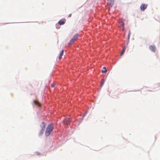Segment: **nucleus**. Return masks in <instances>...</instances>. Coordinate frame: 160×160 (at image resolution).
I'll use <instances>...</instances> for the list:
<instances>
[{
  "label": "nucleus",
  "mask_w": 160,
  "mask_h": 160,
  "mask_svg": "<svg viewBox=\"0 0 160 160\" xmlns=\"http://www.w3.org/2000/svg\"><path fill=\"white\" fill-rule=\"evenodd\" d=\"M53 128L52 123L49 125L46 128L45 131V134L46 137L48 136L51 134Z\"/></svg>",
  "instance_id": "obj_1"
},
{
  "label": "nucleus",
  "mask_w": 160,
  "mask_h": 160,
  "mask_svg": "<svg viewBox=\"0 0 160 160\" xmlns=\"http://www.w3.org/2000/svg\"><path fill=\"white\" fill-rule=\"evenodd\" d=\"M45 126L46 125L44 122H43L41 123L40 126L41 130L39 133V135L40 136L43 134L45 128Z\"/></svg>",
  "instance_id": "obj_2"
},
{
  "label": "nucleus",
  "mask_w": 160,
  "mask_h": 160,
  "mask_svg": "<svg viewBox=\"0 0 160 160\" xmlns=\"http://www.w3.org/2000/svg\"><path fill=\"white\" fill-rule=\"evenodd\" d=\"M78 36V34H75L70 40L69 42L68 43V44L70 45L73 43L77 39Z\"/></svg>",
  "instance_id": "obj_3"
},
{
  "label": "nucleus",
  "mask_w": 160,
  "mask_h": 160,
  "mask_svg": "<svg viewBox=\"0 0 160 160\" xmlns=\"http://www.w3.org/2000/svg\"><path fill=\"white\" fill-rule=\"evenodd\" d=\"M71 120L69 117L66 118L64 120L63 122L66 125H68L70 124Z\"/></svg>",
  "instance_id": "obj_4"
},
{
  "label": "nucleus",
  "mask_w": 160,
  "mask_h": 160,
  "mask_svg": "<svg viewBox=\"0 0 160 160\" xmlns=\"http://www.w3.org/2000/svg\"><path fill=\"white\" fill-rule=\"evenodd\" d=\"M147 6L148 5L147 4L145 3L142 4L140 7L141 10L142 11H144L147 8Z\"/></svg>",
  "instance_id": "obj_5"
},
{
  "label": "nucleus",
  "mask_w": 160,
  "mask_h": 160,
  "mask_svg": "<svg viewBox=\"0 0 160 160\" xmlns=\"http://www.w3.org/2000/svg\"><path fill=\"white\" fill-rule=\"evenodd\" d=\"M149 49L150 50L154 52H155L156 49L155 47L153 45H151L149 46Z\"/></svg>",
  "instance_id": "obj_6"
},
{
  "label": "nucleus",
  "mask_w": 160,
  "mask_h": 160,
  "mask_svg": "<svg viewBox=\"0 0 160 160\" xmlns=\"http://www.w3.org/2000/svg\"><path fill=\"white\" fill-rule=\"evenodd\" d=\"M120 28H122V30L123 31L124 30V23L123 22L121 21L120 22Z\"/></svg>",
  "instance_id": "obj_7"
},
{
  "label": "nucleus",
  "mask_w": 160,
  "mask_h": 160,
  "mask_svg": "<svg viewBox=\"0 0 160 160\" xmlns=\"http://www.w3.org/2000/svg\"><path fill=\"white\" fill-rule=\"evenodd\" d=\"M33 103L35 104L38 107H40L41 106V104L37 100H34L33 101Z\"/></svg>",
  "instance_id": "obj_8"
},
{
  "label": "nucleus",
  "mask_w": 160,
  "mask_h": 160,
  "mask_svg": "<svg viewBox=\"0 0 160 160\" xmlns=\"http://www.w3.org/2000/svg\"><path fill=\"white\" fill-rule=\"evenodd\" d=\"M65 23V21L62 20H60L58 22V24L60 25H63Z\"/></svg>",
  "instance_id": "obj_9"
},
{
  "label": "nucleus",
  "mask_w": 160,
  "mask_h": 160,
  "mask_svg": "<svg viewBox=\"0 0 160 160\" xmlns=\"http://www.w3.org/2000/svg\"><path fill=\"white\" fill-rule=\"evenodd\" d=\"M63 52H64V50H62V51H61V52L60 53V56H59V59H60L61 58H62V56L63 55Z\"/></svg>",
  "instance_id": "obj_10"
},
{
  "label": "nucleus",
  "mask_w": 160,
  "mask_h": 160,
  "mask_svg": "<svg viewBox=\"0 0 160 160\" xmlns=\"http://www.w3.org/2000/svg\"><path fill=\"white\" fill-rule=\"evenodd\" d=\"M102 73H105L107 72V69L106 67H104L103 68V70H102Z\"/></svg>",
  "instance_id": "obj_11"
},
{
  "label": "nucleus",
  "mask_w": 160,
  "mask_h": 160,
  "mask_svg": "<svg viewBox=\"0 0 160 160\" xmlns=\"http://www.w3.org/2000/svg\"><path fill=\"white\" fill-rule=\"evenodd\" d=\"M125 50V47H124L122 49V52H121V54H120V55L121 56H122L123 55V53L124 52Z\"/></svg>",
  "instance_id": "obj_12"
},
{
  "label": "nucleus",
  "mask_w": 160,
  "mask_h": 160,
  "mask_svg": "<svg viewBox=\"0 0 160 160\" xmlns=\"http://www.w3.org/2000/svg\"><path fill=\"white\" fill-rule=\"evenodd\" d=\"M104 81H105V80H104V79H103L102 80V81L101 82V85H100L101 87H102V85H103V84L104 82Z\"/></svg>",
  "instance_id": "obj_13"
},
{
  "label": "nucleus",
  "mask_w": 160,
  "mask_h": 160,
  "mask_svg": "<svg viewBox=\"0 0 160 160\" xmlns=\"http://www.w3.org/2000/svg\"><path fill=\"white\" fill-rule=\"evenodd\" d=\"M111 4H113L114 3V0H108Z\"/></svg>",
  "instance_id": "obj_14"
},
{
  "label": "nucleus",
  "mask_w": 160,
  "mask_h": 160,
  "mask_svg": "<svg viewBox=\"0 0 160 160\" xmlns=\"http://www.w3.org/2000/svg\"><path fill=\"white\" fill-rule=\"evenodd\" d=\"M55 86V84L53 83L51 85V86L53 88V87H54Z\"/></svg>",
  "instance_id": "obj_15"
},
{
  "label": "nucleus",
  "mask_w": 160,
  "mask_h": 160,
  "mask_svg": "<svg viewBox=\"0 0 160 160\" xmlns=\"http://www.w3.org/2000/svg\"><path fill=\"white\" fill-rule=\"evenodd\" d=\"M130 35V32L129 31L128 35V38H129Z\"/></svg>",
  "instance_id": "obj_16"
},
{
  "label": "nucleus",
  "mask_w": 160,
  "mask_h": 160,
  "mask_svg": "<svg viewBox=\"0 0 160 160\" xmlns=\"http://www.w3.org/2000/svg\"><path fill=\"white\" fill-rule=\"evenodd\" d=\"M86 112L85 113H84V115H83V117H84V116L86 114Z\"/></svg>",
  "instance_id": "obj_17"
},
{
  "label": "nucleus",
  "mask_w": 160,
  "mask_h": 160,
  "mask_svg": "<svg viewBox=\"0 0 160 160\" xmlns=\"http://www.w3.org/2000/svg\"><path fill=\"white\" fill-rule=\"evenodd\" d=\"M71 16V14H70L69 15V17H70Z\"/></svg>",
  "instance_id": "obj_18"
}]
</instances>
